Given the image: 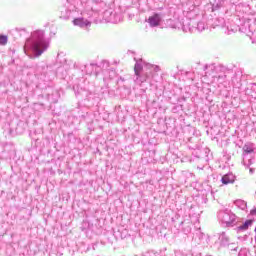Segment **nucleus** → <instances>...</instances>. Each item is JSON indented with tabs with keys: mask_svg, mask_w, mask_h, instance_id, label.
Here are the masks:
<instances>
[{
	"mask_svg": "<svg viewBox=\"0 0 256 256\" xmlns=\"http://www.w3.org/2000/svg\"><path fill=\"white\" fill-rule=\"evenodd\" d=\"M205 75H212L213 83L218 87H229L232 85L234 89H243L247 85V78L243 75L241 69H233L223 64H206L204 66Z\"/></svg>",
	"mask_w": 256,
	"mask_h": 256,
	"instance_id": "obj_1",
	"label": "nucleus"
},
{
	"mask_svg": "<svg viewBox=\"0 0 256 256\" xmlns=\"http://www.w3.org/2000/svg\"><path fill=\"white\" fill-rule=\"evenodd\" d=\"M159 68L158 65H153L150 63H145L143 61L136 62L134 66V77L133 81L136 85H143V83H149V85H153V83H157V78L159 77Z\"/></svg>",
	"mask_w": 256,
	"mask_h": 256,
	"instance_id": "obj_2",
	"label": "nucleus"
},
{
	"mask_svg": "<svg viewBox=\"0 0 256 256\" xmlns=\"http://www.w3.org/2000/svg\"><path fill=\"white\" fill-rule=\"evenodd\" d=\"M26 46L30 47L31 51H33L34 57H41L49 47V43L45 40V31H35L32 38L26 41Z\"/></svg>",
	"mask_w": 256,
	"mask_h": 256,
	"instance_id": "obj_3",
	"label": "nucleus"
},
{
	"mask_svg": "<svg viewBox=\"0 0 256 256\" xmlns=\"http://www.w3.org/2000/svg\"><path fill=\"white\" fill-rule=\"evenodd\" d=\"M218 221L224 227H235L238 223V217L229 209L220 210L217 214Z\"/></svg>",
	"mask_w": 256,
	"mask_h": 256,
	"instance_id": "obj_4",
	"label": "nucleus"
},
{
	"mask_svg": "<svg viewBox=\"0 0 256 256\" xmlns=\"http://www.w3.org/2000/svg\"><path fill=\"white\" fill-rule=\"evenodd\" d=\"M242 163L246 169H249L255 163V146L253 144L244 145Z\"/></svg>",
	"mask_w": 256,
	"mask_h": 256,
	"instance_id": "obj_5",
	"label": "nucleus"
},
{
	"mask_svg": "<svg viewBox=\"0 0 256 256\" xmlns=\"http://www.w3.org/2000/svg\"><path fill=\"white\" fill-rule=\"evenodd\" d=\"M253 226V220H245V222H241V218L238 217V222L236 223V231L238 233H243L249 229V227Z\"/></svg>",
	"mask_w": 256,
	"mask_h": 256,
	"instance_id": "obj_6",
	"label": "nucleus"
},
{
	"mask_svg": "<svg viewBox=\"0 0 256 256\" xmlns=\"http://www.w3.org/2000/svg\"><path fill=\"white\" fill-rule=\"evenodd\" d=\"M104 15L107 17L109 23H121L123 21V15L116 11H106Z\"/></svg>",
	"mask_w": 256,
	"mask_h": 256,
	"instance_id": "obj_7",
	"label": "nucleus"
},
{
	"mask_svg": "<svg viewBox=\"0 0 256 256\" xmlns=\"http://www.w3.org/2000/svg\"><path fill=\"white\" fill-rule=\"evenodd\" d=\"M253 25V20H247L246 22H244V27L249 31L252 43L256 44V28L254 29Z\"/></svg>",
	"mask_w": 256,
	"mask_h": 256,
	"instance_id": "obj_8",
	"label": "nucleus"
},
{
	"mask_svg": "<svg viewBox=\"0 0 256 256\" xmlns=\"http://www.w3.org/2000/svg\"><path fill=\"white\" fill-rule=\"evenodd\" d=\"M73 25L80 27L81 29H87V27H91V21L85 19L84 17H78L73 20Z\"/></svg>",
	"mask_w": 256,
	"mask_h": 256,
	"instance_id": "obj_9",
	"label": "nucleus"
},
{
	"mask_svg": "<svg viewBox=\"0 0 256 256\" xmlns=\"http://www.w3.org/2000/svg\"><path fill=\"white\" fill-rule=\"evenodd\" d=\"M148 23L150 27H159L161 25V15L155 13L154 15L148 18Z\"/></svg>",
	"mask_w": 256,
	"mask_h": 256,
	"instance_id": "obj_10",
	"label": "nucleus"
},
{
	"mask_svg": "<svg viewBox=\"0 0 256 256\" xmlns=\"http://www.w3.org/2000/svg\"><path fill=\"white\" fill-rule=\"evenodd\" d=\"M218 241L222 247H227L231 242V239L229 238V235H227V232H220L218 233Z\"/></svg>",
	"mask_w": 256,
	"mask_h": 256,
	"instance_id": "obj_11",
	"label": "nucleus"
},
{
	"mask_svg": "<svg viewBox=\"0 0 256 256\" xmlns=\"http://www.w3.org/2000/svg\"><path fill=\"white\" fill-rule=\"evenodd\" d=\"M223 185H229L231 183H235V175L233 174H225L221 179Z\"/></svg>",
	"mask_w": 256,
	"mask_h": 256,
	"instance_id": "obj_12",
	"label": "nucleus"
},
{
	"mask_svg": "<svg viewBox=\"0 0 256 256\" xmlns=\"http://www.w3.org/2000/svg\"><path fill=\"white\" fill-rule=\"evenodd\" d=\"M234 204L236 207H238V209H241L242 211L247 209V202H245V200H236Z\"/></svg>",
	"mask_w": 256,
	"mask_h": 256,
	"instance_id": "obj_13",
	"label": "nucleus"
},
{
	"mask_svg": "<svg viewBox=\"0 0 256 256\" xmlns=\"http://www.w3.org/2000/svg\"><path fill=\"white\" fill-rule=\"evenodd\" d=\"M71 17V10L65 8L64 11H61V18L62 19H69Z\"/></svg>",
	"mask_w": 256,
	"mask_h": 256,
	"instance_id": "obj_14",
	"label": "nucleus"
},
{
	"mask_svg": "<svg viewBox=\"0 0 256 256\" xmlns=\"http://www.w3.org/2000/svg\"><path fill=\"white\" fill-rule=\"evenodd\" d=\"M196 29L200 32L205 31V29H207V24H205L203 21H200L197 23Z\"/></svg>",
	"mask_w": 256,
	"mask_h": 256,
	"instance_id": "obj_15",
	"label": "nucleus"
},
{
	"mask_svg": "<svg viewBox=\"0 0 256 256\" xmlns=\"http://www.w3.org/2000/svg\"><path fill=\"white\" fill-rule=\"evenodd\" d=\"M216 27H225V19L217 18L215 22Z\"/></svg>",
	"mask_w": 256,
	"mask_h": 256,
	"instance_id": "obj_16",
	"label": "nucleus"
},
{
	"mask_svg": "<svg viewBox=\"0 0 256 256\" xmlns=\"http://www.w3.org/2000/svg\"><path fill=\"white\" fill-rule=\"evenodd\" d=\"M226 247H228L229 251H237V249H238L237 243L230 242L226 245Z\"/></svg>",
	"mask_w": 256,
	"mask_h": 256,
	"instance_id": "obj_17",
	"label": "nucleus"
},
{
	"mask_svg": "<svg viewBox=\"0 0 256 256\" xmlns=\"http://www.w3.org/2000/svg\"><path fill=\"white\" fill-rule=\"evenodd\" d=\"M8 38L5 35H0V45H7Z\"/></svg>",
	"mask_w": 256,
	"mask_h": 256,
	"instance_id": "obj_18",
	"label": "nucleus"
},
{
	"mask_svg": "<svg viewBox=\"0 0 256 256\" xmlns=\"http://www.w3.org/2000/svg\"><path fill=\"white\" fill-rule=\"evenodd\" d=\"M251 255L247 249H241L238 253V256H249Z\"/></svg>",
	"mask_w": 256,
	"mask_h": 256,
	"instance_id": "obj_19",
	"label": "nucleus"
},
{
	"mask_svg": "<svg viewBox=\"0 0 256 256\" xmlns=\"http://www.w3.org/2000/svg\"><path fill=\"white\" fill-rule=\"evenodd\" d=\"M246 89H252V91H254L256 93V84L255 83H249L246 84Z\"/></svg>",
	"mask_w": 256,
	"mask_h": 256,
	"instance_id": "obj_20",
	"label": "nucleus"
},
{
	"mask_svg": "<svg viewBox=\"0 0 256 256\" xmlns=\"http://www.w3.org/2000/svg\"><path fill=\"white\" fill-rule=\"evenodd\" d=\"M96 66L97 65H95V64L85 65V69L93 68V67H96Z\"/></svg>",
	"mask_w": 256,
	"mask_h": 256,
	"instance_id": "obj_21",
	"label": "nucleus"
},
{
	"mask_svg": "<svg viewBox=\"0 0 256 256\" xmlns=\"http://www.w3.org/2000/svg\"><path fill=\"white\" fill-rule=\"evenodd\" d=\"M27 48L31 49V47H29V46H27V44H25L24 51H25L26 55H29V54H27Z\"/></svg>",
	"mask_w": 256,
	"mask_h": 256,
	"instance_id": "obj_22",
	"label": "nucleus"
},
{
	"mask_svg": "<svg viewBox=\"0 0 256 256\" xmlns=\"http://www.w3.org/2000/svg\"><path fill=\"white\" fill-rule=\"evenodd\" d=\"M86 114H87V112H86V113L79 114V117H82V119H85Z\"/></svg>",
	"mask_w": 256,
	"mask_h": 256,
	"instance_id": "obj_23",
	"label": "nucleus"
},
{
	"mask_svg": "<svg viewBox=\"0 0 256 256\" xmlns=\"http://www.w3.org/2000/svg\"><path fill=\"white\" fill-rule=\"evenodd\" d=\"M249 171H250L251 175H253V173H255V169H253V168H250Z\"/></svg>",
	"mask_w": 256,
	"mask_h": 256,
	"instance_id": "obj_24",
	"label": "nucleus"
},
{
	"mask_svg": "<svg viewBox=\"0 0 256 256\" xmlns=\"http://www.w3.org/2000/svg\"><path fill=\"white\" fill-rule=\"evenodd\" d=\"M251 215H256V208L251 210Z\"/></svg>",
	"mask_w": 256,
	"mask_h": 256,
	"instance_id": "obj_25",
	"label": "nucleus"
},
{
	"mask_svg": "<svg viewBox=\"0 0 256 256\" xmlns=\"http://www.w3.org/2000/svg\"><path fill=\"white\" fill-rule=\"evenodd\" d=\"M190 25L193 27V25H195V20H190Z\"/></svg>",
	"mask_w": 256,
	"mask_h": 256,
	"instance_id": "obj_26",
	"label": "nucleus"
},
{
	"mask_svg": "<svg viewBox=\"0 0 256 256\" xmlns=\"http://www.w3.org/2000/svg\"><path fill=\"white\" fill-rule=\"evenodd\" d=\"M175 256H183V254H181L180 252H176Z\"/></svg>",
	"mask_w": 256,
	"mask_h": 256,
	"instance_id": "obj_27",
	"label": "nucleus"
},
{
	"mask_svg": "<svg viewBox=\"0 0 256 256\" xmlns=\"http://www.w3.org/2000/svg\"><path fill=\"white\" fill-rule=\"evenodd\" d=\"M191 231V228H187L186 233H189Z\"/></svg>",
	"mask_w": 256,
	"mask_h": 256,
	"instance_id": "obj_28",
	"label": "nucleus"
},
{
	"mask_svg": "<svg viewBox=\"0 0 256 256\" xmlns=\"http://www.w3.org/2000/svg\"><path fill=\"white\" fill-rule=\"evenodd\" d=\"M120 81H125V79H123L122 77H120Z\"/></svg>",
	"mask_w": 256,
	"mask_h": 256,
	"instance_id": "obj_29",
	"label": "nucleus"
}]
</instances>
